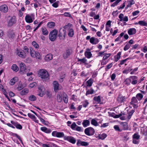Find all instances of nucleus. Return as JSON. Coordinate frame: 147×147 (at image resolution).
<instances>
[{"mask_svg":"<svg viewBox=\"0 0 147 147\" xmlns=\"http://www.w3.org/2000/svg\"><path fill=\"white\" fill-rule=\"evenodd\" d=\"M130 46L129 44H127L124 47L123 49L124 51H126L130 48Z\"/></svg>","mask_w":147,"mask_h":147,"instance_id":"obj_56","label":"nucleus"},{"mask_svg":"<svg viewBox=\"0 0 147 147\" xmlns=\"http://www.w3.org/2000/svg\"><path fill=\"white\" fill-rule=\"evenodd\" d=\"M7 34L8 36L13 37L15 36L13 30H9L7 32Z\"/></svg>","mask_w":147,"mask_h":147,"instance_id":"obj_34","label":"nucleus"},{"mask_svg":"<svg viewBox=\"0 0 147 147\" xmlns=\"http://www.w3.org/2000/svg\"><path fill=\"white\" fill-rule=\"evenodd\" d=\"M136 97L138 100H140L142 98L143 95L141 94L138 93L136 94Z\"/></svg>","mask_w":147,"mask_h":147,"instance_id":"obj_46","label":"nucleus"},{"mask_svg":"<svg viewBox=\"0 0 147 147\" xmlns=\"http://www.w3.org/2000/svg\"><path fill=\"white\" fill-rule=\"evenodd\" d=\"M87 51H90V49H87ZM84 55L88 59L90 58L91 57H92V55L90 52H88L87 51L85 52Z\"/></svg>","mask_w":147,"mask_h":147,"instance_id":"obj_19","label":"nucleus"},{"mask_svg":"<svg viewBox=\"0 0 147 147\" xmlns=\"http://www.w3.org/2000/svg\"><path fill=\"white\" fill-rule=\"evenodd\" d=\"M53 85L54 87V91L55 92L57 91L59 89V85L58 82L56 81H55L53 82Z\"/></svg>","mask_w":147,"mask_h":147,"instance_id":"obj_18","label":"nucleus"},{"mask_svg":"<svg viewBox=\"0 0 147 147\" xmlns=\"http://www.w3.org/2000/svg\"><path fill=\"white\" fill-rule=\"evenodd\" d=\"M107 135L105 133H103L102 134H100L98 136L99 139L102 140H104L107 137Z\"/></svg>","mask_w":147,"mask_h":147,"instance_id":"obj_30","label":"nucleus"},{"mask_svg":"<svg viewBox=\"0 0 147 147\" xmlns=\"http://www.w3.org/2000/svg\"><path fill=\"white\" fill-rule=\"evenodd\" d=\"M77 126V125H76V123L75 122H73L71 125V127L72 129L75 130Z\"/></svg>","mask_w":147,"mask_h":147,"instance_id":"obj_51","label":"nucleus"},{"mask_svg":"<svg viewBox=\"0 0 147 147\" xmlns=\"http://www.w3.org/2000/svg\"><path fill=\"white\" fill-rule=\"evenodd\" d=\"M0 11L3 13H6L8 11V8L6 5H3L0 7Z\"/></svg>","mask_w":147,"mask_h":147,"instance_id":"obj_11","label":"nucleus"},{"mask_svg":"<svg viewBox=\"0 0 147 147\" xmlns=\"http://www.w3.org/2000/svg\"><path fill=\"white\" fill-rule=\"evenodd\" d=\"M130 78H126L124 81L125 84L127 86H129L130 85V83H131V80L130 79Z\"/></svg>","mask_w":147,"mask_h":147,"instance_id":"obj_35","label":"nucleus"},{"mask_svg":"<svg viewBox=\"0 0 147 147\" xmlns=\"http://www.w3.org/2000/svg\"><path fill=\"white\" fill-rule=\"evenodd\" d=\"M38 95L40 97H42L44 94L43 93V90L44 89V87L42 85H40L38 87Z\"/></svg>","mask_w":147,"mask_h":147,"instance_id":"obj_9","label":"nucleus"},{"mask_svg":"<svg viewBox=\"0 0 147 147\" xmlns=\"http://www.w3.org/2000/svg\"><path fill=\"white\" fill-rule=\"evenodd\" d=\"M18 78L17 77H15L11 79L10 82V84L11 85H13L16 82L18 81Z\"/></svg>","mask_w":147,"mask_h":147,"instance_id":"obj_27","label":"nucleus"},{"mask_svg":"<svg viewBox=\"0 0 147 147\" xmlns=\"http://www.w3.org/2000/svg\"><path fill=\"white\" fill-rule=\"evenodd\" d=\"M86 39H90V42L92 44H96L99 42V40L96 37H86Z\"/></svg>","mask_w":147,"mask_h":147,"instance_id":"obj_7","label":"nucleus"},{"mask_svg":"<svg viewBox=\"0 0 147 147\" xmlns=\"http://www.w3.org/2000/svg\"><path fill=\"white\" fill-rule=\"evenodd\" d=\"M113 65L112 63L109 64L106 66V67L105 68V70L106 71H107L108 69H110L112 66Z\"/></svg>","mask_w":147,"mask_h":147,"instance_id":"obj_55","label":"nucleus"},{"mask_svg":"<svg viewBox=\"0 0 147 147\" xmlns=\"http://www.w3.org/2000/svg\"><path fill=\"white\" fill-rule=\"evenodd\" d=\"M57 100L58 102H61L63 100L62 95L61 94H58L57 96Z\"/></svg>","mask_w":147,"mask_h":147,"instance_id":"obj_37","label":"nucleus"},{"mask_svg":"<svg viewBox=\"0 0 147 147\" xmlns=\"http://www.w3.org/2000/svg\"><path fill=\"white\" fill-rule=\"evenodd\" d=\"M11 69L16 72H17L19 70V68L17 65L15 64H13L11 67Z\"/></svg>","mask_w":147,"mask_h":147,"instance_id":"obj_29","label":"nucleus"},{"mask_svg":"<svg viewBox=\"0 0 147 147\" xmlns=\"http://www.w3.org/2000/svg\"><path fill=\"white\" fill-rule=\"evenodd\" d=\"M25 20L28 23H31L33 21L31 16L29 14H27L26 16Z\"/></svg>","mask_w":147,"mask_h":147,"instance_id":"obj_17","label":"nucleus"},{"mask_svg":"<svg viewBox=\"0 0 147 147\" xmlns=\"http://www.w3.org/2000/svg\"><path fill=\"white\" fill-rule=\"evenodd\" d=\"M58 37H65L66 31L64 29H63L62 28H60Z\"/></svg>","mask_w":147,"mask_h":147,"instance_id":"obj_14","label":"nucleus"},{"mask_svg":"<svg viewBox=\"0 0 147 147\" xmlns=\"http://www.w3.org/2000/svg\"><path fill=\"white\" fill-rule=\"evenodd\" d=\"M42 33L43 35L46 36L48 34V32L46 28H42Z\"/></svg>","mask_w":147,"mask_h":147,"instance_id":"obj_38","label":"nucleus"},{"mask_svg":"<svg viewBox=\"0 0 147 147\" xmlns=\"http://www.w3.org/2000/svg\"><path fill=\"white\" fill-rule=\"evenodd\" d=\"M103 55L104 56L103 57L102 59V61H104L106 59H108V58L109 57V56L111 55V53H104Z\"/></svg>","mask_w":147,"mask_h":147,"instance_id":"obj_39","label":"nucleus"},{"mask_svg":"<svg viewBox=\"0 0 147 147\" xmlns=\"http://www.w3.org/2000/svg\"><path fill=\"white\" fill-rule=\"evenodd\" d=\"M132 80V82H131V83L133 85H135L137 84V83L138 77L136 76H131L129 77Z\"/></svg>","mask_w":147,"mask_h":147,"instance_id":"obj_15","label":"nucleus"},{"mask_svg":"<svg viewBox=\"0 0 147 147\" xmlns=\"http://www.w3.org/2000/svg\"><path fill=\"white\" fill-rule=\"evenodd\" d=\"M114 128L115 130L119 132L122 131V129H121L120 127H119L118 125H115L114 126Z\"/></svg>","mask_w":147,"mask_h":147,"instance_id":"obj_47","label":"nucleus"},{"mask_svg":"<svg viewBox=\"0 0 147 147\" xmlns=\"http://www.w3.org/2000/svg\"><path fill=\"white\" fill-rule=\"evenodd\" d=\"M131 102L134 103H137L138 101L136 97H133L131 99Z\"/></svg>","mask_w":147,"mask_h":147,"instance_id":"obj_54","label":"nucleus"},{"mask_svg":"<svg viewBox=\"0 0 147 147\" xmlns=\"http://www.w3.org/2000/svg\"><path fill=\"white\" fill-rule=\"evenodd\" d=\"M23 49L25 51V52L26 53V54H27L29 53V49L26 46H25L24 47Z\"/></svg>","mask_w":147,"mask_h":147,"instance_id":"obj_62","label":"nucleus"},{"mask_svg":"<svg viewBox=\"0 0 147 147\" xmlns=\"http://www.w3.org/2000/svg\"><path fill=\"white\" fill-rule=\"evenodd\" d=\"M75 129L76 131H83V130H82L81 127H80V126H77V127H76V128Z\"/></svg>","mask_w":147,"mask_h":147,"instance_id":"obj_58","label":"nucleus"},{"mask_svg":"<svg viewBox=\"0 0 147 147\" xmlns=\"http://www.w3.org/2000/svg\"><path fill=\"white\" fill-rule=\"evenodd\" d=\"M14 136L16 137H17L18 140L20 141L21 142L22 144H23V142L22 140L21 139V138H20V136H18L17 134H14Z\"/></svg>","mask_w":147,"mask_h":147,"instance_id":"obj_52","label":"nucleus"},{"mask_svg":"<svg viewBox=\"0 0 147 147\" xmlns=\"http://www.w3.org/2000/svg\"><path fill=\"white\" fill-rule=\"evenodd\" d=\"M89 145V143L88 142L84 141H82L80 140H77V145L78 146H87Z\"/></svg>","mask_w":147,"mask_h":147,"instance_id":"obj_13","label":"nucleus"},{"mask_svg":"<svg viewBox=\"0 0 147 147\" xmlns=\"http://www.w3.org/2000/svg\"><path fill=\"white\" fill-rule=\"evenodd\" d=\"M90 124V121L88 120H83L82 124L84 127H86L88 126Z\"/></svg>","mask_w":147,"mask_h":147,"instance_id":"obj_26","label":"nucleus"},{"mask_svg":"<svg viewBox=\"0 0 147 147\" xmlns=\"http://www.w3.org/2000/svg\"><path fill=\"white\" fill-rule=\"evenodd\" d=\"M125 96H123L121 94H120L118 96L117 100L118 102L121 103L125 101Z\"/></svg>","mask_w":147,"mask_h":147,"instance_id":"obj_10","label":"nucleus"},{"mask_svg":"<svg viewBox=\"0 0 147 147\" xmlns=\"http://www.w3.org/2000/svg\"><path fill=\"white\" fill-rule=\"evenodd\" d=\"M32 45L36 49L38 48L39 47V45L35 41H33L32 42Z\"/></svg>","mask_w":147,"mask_h":147,"instance_id":"obj_50","label":"nucleus"},{"mask_svg":"<svg viewBox=\"0 0 147 147\" xmlns=\"http://www.w3.org/2000/svg\"><path fill=\"white\" fill-rule=\"evenodd\" d=\"M24 88V85L22 84H19L18 87L17 88V89L18 91H20L22 90Z\"/></svg>","mask_w":147,"mask_h":147,"instance_id":"obj_48","label":"nucleus"},{"mask_svg":"<svg viewBox=\"0 0 147 147\" xmlns=\"http://www.w3.org/2000/svg\"><path fill=\"white\" fill-rule=\"evenodd\" d=\"M67 98L68 96L66 94H65V95H64L63 100L64 102L65 103H67L68 102V99Z\"/></svg>","mask_w":147,"mask_h":147,"instance_id":"obj_49","label":"nucleus"},{"mask_svg":"<svg viewBox=\"0 0 147 147\" xmlns=\"http://www.w3.org/2000/svg\"><path fill=\"white\" fill-rule=\"evenodd\" d=\"M28 92V89L27 88H25L20 92V94L21 95L23 96L27 94Z\"/></svg>","mask_w":147,"mask_h":147,"instance_id":"obj_33","label":"nucleus"},{"mask_svg":"<svg viewBox=\"0 0 147 147\" xmlns=\"http://www.w3.org/2000/svg\"><path fill=\"white\" fill-rule=\"evenodd\" d=\"M77 59L78 61H81L82 63H84L85 64H88L87 63H86L87 60L85 59V58H83L82 59H80L79 58H78Z\"/></svg>","mask_w":147,"mask_h":147,"instance_id":"obj_36","label":"nucleus"},{"mask_svg":"<svg viewBox=\"0 0 147 147\" xmlns=\"http://www.w3.org/2000/svg\"><path fill=\"white\" fill-rule=\"evenodd\" d=\"M52 58V55L51 54H49L45 56V59L46 61H49L51 60Z\"/></svg>","mask_w":147,"mask_h":147,"instance_id":"obj_25","label":"nucleus"},{"mask_svg":"<svg viewBox=\"0 0 147 147\" xmlns=\"http://www.w3.org/2000/svg\"><path fill=\"white\" fill-rule=\"evenodd\" d=\"M39 77H40L43 81H46L49 79V74L46 70L44 69L40 70L38 73Z\"/></svg>","mask_w":147,"mask_h":147,"instance_id":"obj_1","label":"nucleus"},{"mask_svg":"<svg viewBox=\"0 0 147 147\" xmlns=\"http://www.w3.org/2000/svg\"><path fill=\"white\" fill-rule=\"evenodd\" d=\"M17 53L19 57L22 58H25L26 56V53L23 50H17Z\"/></svg>","mask_w":147,"mask_h":147,"instance_id":"obj_6","label":"nucleus"},{"mask_svg":"<svg viewBox=\"0 0 147 147\" xmlns=\"http://www.w3.org/2000/svg\"><path fill=\"white\" fill-rule=\"evenodd\" d=\"M140 13V11L138 10L132 13L133 16H135L138 15Z\"/></svg>","mask_w":147,"mask_h":147,"instance_id":"obj_57","label":"nucleus"},{"mask_svg":"<svg viewBox=\"0 0 147 147\" xmlns=\"http://www.w3.org/2000/svg\"><path fill=\"white\" fill-rule=\"evenodd\" d=\"M135 111V110L132 109L128 112V115L127 117V119L128 120H129L131 119L132 115Z\"/></svg>","mask_w":147,"mask_h":147,"instance_id":"obj_28","label":"nucleus"},{"mask_svg":"<svg viewBox=\"0 0 147 147\" xmlns=\"http://www.w3.org/2000/svg\"><path fill=\"white\" fill-rule=\"evenodd\" d=\"M70 54V52L69 49L67 50L63 54V56L65 59L67 58Z\"/></svg>","mask_w":147,"mask_h":147,"instance_id":"obj_23","label":"nucleus"},{"mask_svg":"<svg viewBox=\"0 0 147 147\" xmlns=\"http://www.w3.org/2000/svg\"><path fill=\"white\" fill-rule=\"evenodd\" d=\"M52 135L54 137H56L58 138L64 137V134L63 132L56 131H53L52 133Z\"/></svg>","mask_w":147,"mask_h":147,"instance_id":"obj_4","label":"nucleus"},{"mask_svg":"<svg viewBox=\"0 0 147 147\" xmlns=\"http://www.w3.org/2000/svg\"><path fill=\"white\" fill-rule=\"evenodd\" d=\"M100 97V96H96L94 97L93 100L96 102L97 103H100L101 101Z\"/></svg>","mask_w":147,"mask_h":147,"instance_id":"obj_31","label":"nucleus"},{"mask_svg":"<svg viewBox=\"0 0 147 147\" xmlns=\"http://www.w3.org/2000/svg\"><path fill=\"white\" fill-rule=\"evenodd\" d=\"M64 16L66 17H71V15L69 12H65L64 13Z\"/></svg>","mask_w":147,"mask_h":147,"instance_id":"obj_61","label":"nucleus"},{"mask_svg":"<svg viewBox=\"0 0 147 147\" xmlns=\"http://www.w3.org/2000/svg\"><path fill=\"white\" fill-rule=\"evenodd\" d=\"M40 129L42 131L46 133H51L52 131L50 129H48L45 127H41Z\"/></svg>","mask_w":147,"mask_h":147,"instance_id":"obj_21","label":"nucleus"},{"mask_svg":"<svg viewBox=\"0 0 147 147\" xmlns=\"http://www.w3.org/2000/svg\"><path fill=\"white\" fill-rule=\"evenodd\" d=\"M125 2L124 3H123V4L121 5L119 7H118V9L119 10L120 9H123L125 6Z\"/></svg>","mask_w":147,"mask_h":147,"instance_id":"obj_59","label":"nucleus"},{"mask_svg":"<svg viewBox=\"0 0 147 147\" xmlns=\"http://www.w3.org/2000/svg\"><path fill=\"white\" fill-rule=\"evenodd\" d=\"M57 30L55 29L50 32L49 37H57Z\"/></svg>","mask_w":147,"mask_h":147,"instance_id":"obj_16","label":"nucleus"},{"mask_svg":"<svg viewBox=\"0 0 147 147\" xmlns=\"http://www.w3.org/2000/svg\"><path fill=\"white\" fill-rule=\"evenodd\" d=\"M93 82V80L91 78H90L86 82V83L87 84V86H86V87L87 86L90 87L91 86H92Z\"/></svg>","mask_w":147,"mask_h":147,"instance_id":"obj_32","label":"nucleus"},{"mask_svg":"<svg viewBox=\"0 0 147 147\" xmlns=\"http://www.w3.org/2000/svg\"><path fill=\"white\" fill-rule=\"evenodd\" d=\"M65 140H66L72 144H75L76 142V139L71 136H65L64 137Z\"/></svg>","mask_w":147,"mask_h":147,"instance_id":"obj_5","label":"nucleus"},{"mask_svg":"<svg viewBox=\"0 0 147 147\" xmlns=\"http://www.w3.org/2000/svg\"><path fill=\"white\" fill-rule=\"evenodd\" d=\"M16 22V18L15 16H9L8 17L7 20V26H11Z\"/></svg>","mask_w":147,"mask_h":147,"instance_id":"obj_2","label":"nucleus"},{"mask_svg":"<svg viewBox=\"0 0 147 147\" xmlns=\"http://www.w3.org/2000/svg\"><path fill=\"white\" fill-rule=\"evenodd\" d=\"M94 90L92 88H91L90 90H88L87 91L86 94V95L87 96L88 94H92L94 93Z\"/></svg>","mask_w":147,"mask_h":147,"instance_id":"obj_44","label":"nucleus"},{"mask_svg":"<svg viewBox=\"0 0 147 147\" xmlns=\"http://www.w3.org/2000/svg\"><path fill=\"white\" fill-rule=\"evenodd\" d=\"M120 127L122 129V131L123 130H127L128 128L127 123L126 122H121L120 123Z\"/></svg>","mask_w":147,"mask_h":147,"instance_id":"obj_8","label":"nucleus"},{"mask_svg":"<svg viewBox=\"0 0 147 147\" xmlns=\"http://www.w3.org/2000/svg\"><path fill=\"white\" fill-rule=\"evenodd\" d=\"M52 6L54 7L57 8L58 7V5L57 3L56 2L53 3L52 4Z\"/></svg>","mask_w":147,"mask_h":147,"instance_id":"obj_64","label":"nucleus"},{"mask_svg":"<svg viewBox=\"0 0 147 147\" xmlns=\"http://www.w3.org/2000/svg\"><path fill=\"white\" fill-rule=\"evenodd\" d=\"M136 32V30L134 28H130L128 31V34L130 35L135 34Z\"/></svg>","mask_w":147,"mask_h":147,"instance_id":"obj_22","label":"nucleus"},{"mask_svg":"<svg viewBox=\"0 0 147 147\" xmlns=\"http://www.w3.org/2000/svg\"><path fill=\"white\" fill-rule=\"evenodd\" d=\"M11 123L12 125L14 126L17 129H21L22 128V126L17 122H16L13 121H11Z\"/></svg>","mask_w":147,"mask_h":147,"instance_id":"obj_12","label":"nucleus"},{"mask_svg":"<svg viewBox=\"0 0 147 147\" xmlns=\"http://www.w3.org/2000/svg\"><path fill=\"white\" fill-rule=\"evenodd\" d=\"M91 123L92 125L95 126H97L98 125V124L94 119H92L91 120Z\"/></svg>","mask_w":147,"mask_h":147,"instance_id":"obj_45","label":"nucleus"},{"mask_svg":"<svg viewBox=\"0 0 147 147\" xmlns=\"http://www.w3.org/2000/svg\"><path fill=\"white\" fill-rule=\"evenodd\" d=\"M29 99L31 101H34L36 100V98L35 96L32 95L29 96Z\"/></svg>","mask_w":147,"mask_h":147,"instance_id":"obj_41","label":"nucleus"},{"mask_svg":"<svg viewBox=\"0 0 147 147\" xmlns=\"http://www.w3.org/2000/svg\"><path fill=\"white\" fill-rule=\"evenodd\" d=\"M88 102L87 100H86L83 103V106L84 107H86L88 104Z\"/></svg>","mask_w":147,"mask_h":147,"instance_id":"obj_60","label":"nucleus"},{"mask_svg":"<svg viewBox=\"0 0 147 147\" xmlns=\"http://www.w3.org/2000/svg\"><path fill=\"white\" fill-rule=\"evenodd\" d=\"M84 133L87 136H92L94 134L95 130L93 128L91 127H88L85 129Z\"/></svg>","mask_w":147,"mask_h":147,"instance_id":"obj_3","label":"nucleus"},{"mask_svg":"<svg viewBox=\"0 0 147 147\" xmlns=\"http://www.w3.org/2000/svg\"><path fill=\"white\" fill-rule=\"evenodd\" d=\"M26 69V65L24 63H22L20 64V71L22 73H23Z\"/></svg>","mask_w":147,"mask_h":147,"instance_id":"obj_20","label":"nucleus"},{"mask_svg":"<svg viewBox=\"0 0 147 147\" xmlns=\"http://www.w3.org/2000/svg\"><path fill=\"white\" fill-rule=\"evenodd\" d=\"M132 142L134 144H139V141L137 140H135V139H133Z\"/></svg>","mask_w":147,"mask_h":147,"instance_id":"obj_63","label":"nucleus"},{"mask_svg":"<svg viewBox=\"0 0 147 147\" xmlns=\"http://www.w3.org/2000/svg\"><path fill=\"white\" fill-rule=\"evenodd\" d=\"M139 24L142 26H147V23L145 22L144 21H140L138 22Z\"/></svg>","mask_w":147,"mask_h":147,"instance_id":"obj_40","label":"nucleus"},{"mask_svg":"<svg viewBox=\"0 0 147 147\" xmlns=\"http://www.w3.org/2000/svg\"><path fill=\"white\" fill-rule=\"evenodd\" d=\"M28 116L30 118L33 119H35L36 117L34 115H33L31 114L30 113H28Z\"/></svg>","mask_w":147,"mask_h":147,"instance_id":"obj_53","label":"nucleus"},{"mask_svg":"<svg viewBox=\"0 0 147 147\" xmlns=\"http://www.w3.org/2000/svg\"><path fill=\"white\" fill-rule=\"evenodd\" d=\"M55 25V23L53 22H49L47 24V26L49 28H53Z\"/></svg>","mask_w":147,"mask_h":147,"instance_id":"obj_24","label":"nucleus"},{"mask_svg":"<svg viewBox=\"0 0 147 147\" xmlns=\"http://www.w3.org/2000/svg\"><path fill=\"white\" fill-rule=\"evenodd\" d=\"M140 135L138 134V133H136L133 135L132 138L133 139L138 140L140 138Z\"/></svg>","mask_w":147,"mask_h":147,"instance_id":"obj_42","label":"nucleus"},{"mask_svg":"<svg viewBox=\"0 0 147 147\" xmlns=\"http://www.w3.org/2000/svg\"><path fill=\"white\" fill-rule=\"evenodd\" d=\"M74 34V30L72 29H70L68 32V35L69 37H73Z\"/></svg>","mask_w":147,"mask_h":147,"instance_id":"obj_43","label":"nucleus"}]
</instances>
